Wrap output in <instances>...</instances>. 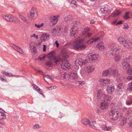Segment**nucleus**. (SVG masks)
Instances as JSON below:
<instances>
[{
  "label": "nucleus",
  "mask_w": 132,
  "mask_h": 132,
  "mask_svg": "<svg viewBox=\"0 0 132 132\" xmlns=\"http://www.w3.org/2000/svg\"><path fill=\"white\" fill-rule=\"evenodd\" d=\"M72 28L70 31L71 36H74L78 32L77 26L79 23V21L75 19H72V16L70 15H68L64 18V20L65 22L68 21V22H71V21Z\"/></svg>",
  "instance_id": "nucleus-1"
},
{
  "label": "nucleus",
  "mask_w": 132,
  "mask_h": 132,
  "mask_svg": "<svg viewBox=\"0 0 132 132\" xmlns=\"http://www.w3.org/2000/svg\"><path fill=\"white\" fill-rule=\"evenodd\" d=\"M104 102L101 103V108L103 109H106L107 108L108 105L112 100L111 97L108 95L105 94L103 95V98Z\"/></svg>",
  "instance_id": "nucleus-2"
},
{
  "label": "nucleus",
  "mask_w": 132,
  "mask_h": 132,
  "mask_svg": "<svg viewBox=\"0 0 132 132\" xmlns=\"http://www.w3.org/2000/svg\"><path fill=\"white\" fill-rule=\"evenodd\" d=\"M118 41L124 46L127 48H132V40H126L121 37H119L118 38Z\"/></svg>",
  "instance_id": "nucleus-3"
},
{
  "label": "nucleus",
  "mask_w": 132,
  "mask_h": 132,
  "mask_svg": "<svg viewBox=\"0 0 132 132\" xmlns=\"http://www.w3.org/2000/svg\"><path fill=\"white\" fill-rule=\"evenodd\" d=\"M114 108V107L113 108ZM115 110H111L112 114L110 116L111 119L115 120H117L119 118H122L124 116V114L121 113L119 112L116 110V109L114 108Z\"/></svg>",
  "instance_id": "nucleus-4"
},
{
  "label": "nucleus",
  "mask_w": 132,
  "mask_h": 132,
  "mask_svg": "<svg viewBox=\"0 0 132 132\" xmlns=\"http://www.w3.org/2000/svg\"><path fill=\"white\" fill-rule=\"evenodd\" d=\"M132 61V58L130 55H126L123 57V60L122 62V65L123 68H126V66L127 68L129 65H130V63Z\"/></svg>",
  "instance_id": "nucleus-5"
},
{
  "label": "nucleus",
  "mask_w": 132,
  "mask_h": 132,
  "mask_svg": "<svg viewBox=\"0 0 132 132\" xmlns=\"http://www.w3.org/2000/svg\"><path fill=\"white\" fill-rule=\"evenodd\" d=\"M110 51L109 52V54L111 55L112 56L114 55V52H119L121 50L120 46H116L115 45L111 44L110 46Z\"/></svg>",
  "instance_id": "nucleus-6"
},
{
  "label": "nucleus",
  "mask_w": 132,
  "mask_h": 132,
  "mask_svg": "<svg viewBox=\"0 0 132 132\" xmlns=\"http://www.w3.org/2000/svg\"><path fill=\"white\" fill-rule=\"evenodd\" d=\"M37 16L38 14L36 10L34 8H32L30 11L29 17L31 19H35L37 18Z\"/></svg>",
  "instance_id": "nucleus-7"
},
{
  "label": "nucleus",
  "mask_w": 132,
  "mask_h": 132,
  "mask_svg": "<svg viewBox=\"0 0 132 132\" xmlns=\"http://www.w3.org/2000/svg\"><path fill=\"white\" fill-rule=\"evenodd\" d=\"M3 18L6 21L9 22H15L18 18L11 15H7L3 16Z\"/></svg>",
  "instance_id": "nucleus-8"
},
{
  "label": "nucleus",
  "mask_w": 132,
  "mask_h": 132,
  "mask_svg": "<svg viewBox=\"0 0 132 132\" xmlns=\"http://www.w3.org/2000/svg\"><path fill=\"white\" fill-rule=\"evenodd\" d=\"M88 62L87 60H86L85 61H83L82 59H80L76 60L75 62V64L77 67H79V66H82Z\"/></svg>",
  "instance_id": "nucleus-9"
},
{
  "label": "nucleus",
  "mask_w": 132,
  "mask_h": 132,
  "mask_svg": "<svg viewBox=\"0 0 132 132\" xmlns=\"http://www.w3.org/2000/svg\"><path fill=\"white\" fill-rule=\"evenodd\" d=\"M84 41L83 39L79 40L76 41L73 45L74 49L77 50L80 48V44Z\"/></svg>",
  "instance_id": "nucleus-10"
},
{
  "label": "nucleus",
  "mask_w": 132,
  "mask_h": 132,
  "mask_svg": "<svg viewBox=\"0 0 132 132\" xmlns=\"http://www.w3.org/2000/svg\"><path fill=\"white\" fill-rule=\"evenodd\" d=\"M104 95H105V94H103L102 90L100 89L98 91L97 94V101H100L103 100Z\"/></svg>",
  "instance_id": "nucleus-11"
},
{
  "label": "nucleus",
  "mask_w": 132,
  "mask_h": 132,
  "mask_svg": "<svg viewBox=\"0 0 132 132\" xmlns=\"http://www.w3.org/2000/svg\"><path fill=\"white\" fill-rule=\"evenodd\" d=\"M58 16H54L51 18L50 21V25L51 26H53L58 21Z\"/></svg>",
  "instance_id": "nucleus-12"
},
{
  "label": "nucleus",
  "mask_w": 132,
  "mask_h": 132,
  "mask_svg": "<svg viewBox=\"0 0 132 132\" xmlns=\"http://www.w3.org/2000/svg\"><path fill=\"white\" fill-rule=\"evenodd\" d=\"M61 66V68L63 69H66V68L69 69L70 68V64L67 60H64Z\"/></svg>",
  "instance_id": "nucleus-13"
},
{
  "label": "nucleus",
  "mask_w": 132,
  "mask_h": 132,
  "mask_svg": "<svg viewBox=\"0 0 132 132\" xmlns=\"http://www.w3.org/2000/svg\"><path fill=\"white\" fill-rule=\"evenodd\" d=\"M69 75L73 79H77L78 78V75L77 71L73 70L71 71L69 73Z\"/></svg>",
  "instance_id": "nucleus-14"
},
{
  "label": "nucleus",
  "mask_w": 132,
  "mask_h": 132,
  "mask_svg": "<svg viewBox=\"0 0 132 132\" xmlns=\"http://www.w3.org/2000/svg\"><path fill=\"white\" fill-rule=\"evenodd\" d=\"M106 90L108 94H112L114 90V86L111 85L108 86Z\"/></svg>",
  "instance_id": "nucleus-15"
},
{
  "label": "nucleus",
  "mask_w": 132,
  "mask_h": 132,
  "mask_svg": "<svg viewBox=\"0 0 132 132\" xmlns=\"http://www.w3.org/2000/svg\"><path fill=\"white\" fill-rule=\"evenodd\" d=\"M60 31V29L58 28H54L53 30L52 34L53 36H59V31Z\"/></svg>",
  "instance_id": "nucleus-16"
},
{
  "label": "nucleus",
  "mask_w": 132,
  "mask_h": 132,
  "mask_svg": "<svg viewBox=\"0 0 132 132\" xmlns=\"http://www.w3.org/2000/svg\"><path fill=\"white\" fill-rule=\"evenodd\" d=\"M88 125L93 129H97L96 126V122L94 120L89 121V123Z\"/></svg>",
  "instance_id": "nucleus-17"
},
{
  "label": "nucleus",
  "mask_w": 132,
  "mask_h": 132,
  "mask_svg": "<svg viewBox=\"0 0 132 132\" xmlns=\"http://www.w3.org/2000/svg\"><path fill=\"white\" fill-rule=\"evenodd\" d=\"M108 69L110 76L112 75H117L118 71L117 70L113 69L112 68H109Z\"/></svg>",
  "instance_id": "nucleus-18"
},
{
  "label": "nucleus",
  "mask_w": 132,
  "mask_h": 132,
  "mask_svg": "<svg viewBox=\"0 0 132 132\" xmlns=\"http://www.w3.org/2000/svg\"><path fill=\"white\" fill-rule=\"evenodd\" d=\"M100 128L102 130L107 131H110L112 128L111 126L107 127L105 125H102Z\"/></svg>",
  "instance_id": "nucleus-19"
},
{
  "label": "nucleus",
  "mask_w": 132,
  "mask_h": 132,
  "mask_svg": "<svg viewBox=\"0 0 132 132\" xmlns=\"http://www.w3.org/2000/svg\"><path fill=\"white\" fill-rule=\"evenodd\" d=\"M98 55L96 54H93L92 55H90L88 56V59L90 61H93L96 60L98 57Z\"/></svg>",
  "instance_id": "nucleus-20"
},
{
  "label": "nucleus",
  "mask_w": 132,
  "mask_h": 132,
  "mask_svg": "<svg viewBox=\"0 0 132 132\" xmlns=\"http://www.w3.org/2000/svg\"><path fill=\"white\" fill-rule=\"evenodd\" d=\"M100 40L99 38H93L90 40H88L87 42L86 43L88 44H90L94 42H98Z\"/></svg>",
  "instance_id": "nucleus-21"
},
{
  "label": "nucleus",
  "mask_w": 132,
  "mask_h": 132,
  "mask_svg": "<svg viewBox=\"0 0 132 132\" xmlns=\"http://www.w3.org/2000/svg\"><path fill=\"white\" fill-rule=\"evenodd\" d=\"M13 48L21 54H23V52L21 48L15 44H13Z\"/></svg>",
  "instance_id": "nucleus-22"
},
{
  "label": "nucleus",
  "mask_w": 132,
  "mask_h": 132,
  "mask_svg": "<svg viewBox=\"0 0 132 132\" xmlns=\"http://www.w3.org/2000/svg\"><path fill=\"white\" fill-rule=\"evenodd\" d=\"M86 71L88 72L93 71L94 69V68L92 66H88L85 68Z\"/></svg>",
  "instance_id": "nucleus-23"
},
{
  "label": "nucleus",
  "mask_w": 132,
  "mask_h": 132,
  "mask_svg": "<svg viewBox=\"0 0 132 132\" xmlns=\"http://www.w3.org/2000/svg\"><path fill=\"white\" fill-rule=\"evenodd\" d=\"M55 52L53 51L51 52L48 54L47 56L48 58L50 59H54V57H55Z\"/></svg>",
  "instance_id": "nucleus-24"
},
{
  "label": "nucleus",
  "mask_w": 132,
  "mask_h": 132,
  "mask_svg": "<svg viewBox=\"0 0 132 132\" xmlns=\"http://www.w3.org/2000/svg\"><path fill=\"white\" fill-rule=\"evenodd\" d=\"M96 47L98 49L101 51H102L104 50V46L102 43H100L97 44L96 46Z\"/></svg>",
  "instance_id": "nucleus-25"
},
{
  "label": "nucleus",
  "mask_w": 132,
  "mask_h": 132,
  "mask_svg": "<svg viewBox=\"0 0 132 132\" xmlns=\"http://www.w3.org/2000/svg\"><path fill=\"white\" fill-rule=\"evenodd\" d=\"M129 123L127 119H126L121 121L120 123V125L121 126H123L125 124L128 125H129Z\"/></svg>",
  "instance_id": "nucleus-26"
},
{
  "label": "nucleus",
  "mask_w": 132,
  "mask_h": 132,
  "mask_svg": "<svg viewBox=\"0 0 132 132\" xmlns=\"http://www.w3.org/2000/svg\"><path fill=\"white\" fill-rule=\"evenodd\" d=\"M100 81L103 85L105 86V85L108 84L110 80L109 79H101L100 80Z\"/></svg>",
  "instance_id": "nucleus-27"
},
{
  "label": "nucleus",
  "mask_w": 132,
  "mask_h": 132,
  "mask_svg": "<svg viewBox=\"0 0 132 132\" xmlns=\"http://www.w3.org/2000/svg\"><path fill=\"white\" fill-rule=\"evenodd\" d=\"M121 13V12L120 10H117L114 12L113 16L114 17H116L120 15Z\"/></svg>",
  "instance_id": "nucleus-28"
},
{
  "label": "nucleus",
  "mask_w": 132,
  "mask_h": 132,
  "mask_svg": "<svg viewBox=\"0 0 132 132\" xmlns=\"http://www.w3.org/2000/svg\"><path fill=\"white\" fill-rule=\"evenodd\" d=\"M19 16L21 19L26 23H28V21L26 18L24 16L21 14L19 15Z\"/></svg>",
  "instance_id": "nucleus-29"
},
{
  "label": "nucleus",
  "mask_w": 132,
  "mask_h": 132,
  "mask_svg": "<svg viewBox=\"0 0 132 132\" xmlns=\"http://www.w3.org/2000/svg\"><path fill=\"white\" fill-rule=\"evenodd\" d=\"M2 73L3 74L7 76H9V77H14V75L13 74L10 73H9L8 72H6V71H3V72Z\"/></svg>",
  "instance_id": "nucleus-30"
},
{
  "label": "nucleus",
  "mask_w": 132,
  "mask_h": 132,
  "mask_svg": "<svg viewBox=\"0 0 132 132\" xmlns=\"http://www.w3.org/2000/svg\"><path fill=\"white\" fill-rule=\"evenodd\" d=\"M128 98V100L126 101V104L127 105H129L132 104V96Z\"/></svg>",
  "instance_id": "nucleus-31"
},
{
  "label": "nucleus",
  "mask_w": 132,
  "mask_h": 132,
  "mask_svg": "<svg viewBox=\"0 0 132 132\" xmlns=\"http://www.w3.org/2000/svg\"><path fill=\"white\" fill-rule=\"evenodd\" d=\"M109 69L103 71L102 72V75L103 76H110L109 73Z\"/></svg>",
  "instance_id": "nucleus-32"
},
{
  "label": "nucleus",
  "mask_w": 132,
  "mask_h": 132,
  "mask_svg": "<svg viewBox=\"0 0 132 132\" xmlns=\"http://www.w3.org/2000/svg\"><path fill=\"white\" fill-rule=\"evenodd\" d=\"M81 121L83 125H86L88 124L89 123V120L86 119H82Z\"/></svg>",
  "instance_id": "nucleus-33"
},
{
  "label": "nucleus",
  "mask_w": 132,
  "mask_h": 132,
  "mask_svg": "<svg viewBox=\"0 0 132 132\" xmlns=\"http://www.w3.org/2000/svg\"><path fill=\"white\" fill-rule=\"evenodd\" d=\"M42 37L44 38L47 40L49 39V34L44 33L42 35Z\"/></svg>",
  "instance_id": "nucleus-34"
},
{
  "label": "nucleus",
  "mask_w": 132,
  "mask_h": 132,
  "mask_svg": "<svg viewBox=\"0 0 132 132\" xmlns=\"http://www.w3.org/2000/svg\"><path fill=\"white\" fill-rule=\"evenodd\" d=\"M6 118V115L4 113L0 112V119L4 120Z\"/></svg>",
  "instance_id": "nucleus-35"
},
{
  "label": "nucleus",
  "mask_w": 132,
  "mask_h": 132,
  "mask_svg": "<svg viewBox=\"0 0 132 132\" xmlns=\"http://www.w3.org/2000/svg\"><path fill=\"white\" fill-rule=\"evenodd\" d=\"M35 87H36V88L34 89L36 90L41 95H43V92L42 90L37 85H35Z\"/></svg>",
  "instance_id": "nucleus-36"
},
{
  "label": "nucleus",
  "mask_w": 132,
  "mask_h": 132,
  "mask_svg": "<svg viewBox=\"0 0 132 132\" xmlns=\"http://www.w3.org/2000/svg\"><path fill=\"white\" fill-rule=\"evenodd\" d=\"M101 10L102 13H106L107 12H111V10L110 9L107 10L106 8H105V7L104 8H102L101 9Z\"/></svg>",
  "instance_id": "nucleus-37"
},
{
  "label": "nucleus",
  "mask_w": 132,
  "mask_h": 132,
  "mask_svg": "<svg viewBox=\"0 0 132 132\" xmlns=\"http://www.w3.org/2000/svg\"><path fill=\"white\" fill-rule=\"evenodd\" d=\"M30 49L31 51L33 53H36L37 52L36 48L35 46H31L30 47Z\"/></svg>",
  "instance_id": "nucleus-38"
},
{
  "label": "nucleus",
  "mask_w": 132,
  "mask_h": 132,
  "mask_svg": "<svg viewBox=\"0 0 132 132\" xmlns=\"http://www.w3.org/2000/svg\"><path fill=\"white\" fill-rule=\"evenodd\" d=\"M54 62L56 64H57L60 61V59L59 57H54L53 59Z\"/></svg>",
  "instance_id": "nucleus-39"
},
{
  "label": "nucleus",
  "mask_w": 132,
  "mask_h": 132,
  "mask_svg": "<svg viewBox=\"0 0 132 132\" xmlns=\"http://www.w3.org/2000/svg\"><path fill=\"white\" fill-rule=\"evenodd\" d=\"M46 55L45 54H43L41 55H40V56H39L38 59H37L38 60H39L40 61L44 60L45 59L46 57Z\"/></svg>",
  "instance_id": "nucleus-40"
},
{
  "label": "nucleus",
  "mask_w": 132,
  "mask_h": 132,
  "mask_svg": "<svg viewBox=\"0 0 132 132\" xmlns=\"http://www.w3.org/2000/svg\"><path fill=\"white\" fill-rule=\"evenodd\" d=\"M129 123V126H131L132 125V117H130L127 119Z\"/></svg>",
  "instance_id": "nucleus-41"
},
{
  "label": "nucleus",
  "mask_w": 132,
  "mask_h": 132,
  "mask_svg": "<svg viewBox=\"0 0 132 132\" xmlns=\"http://www.w3.org/2000/svg\"><path fill=\"white\" fill-rule=\"evenodd\" d=\"M90 29L89 27H85L84 29V31L82 32L83 35H84L86 32H87L90 30Z\"/></svg>",
  "instance_id": "nucleus-42"
},
{
  "label": "nucleus",
  "mask_w": 132,
  "mask_h": 132,
  "mask_svg": "<svg viewBox=\"0 0 132 132\" xmlns=\"http://www.w3.org/2000/svg\"><path fill=\"white\" fill-rule=\"evenodd\" d=\"M104 109H103L101 108L100 105V108H98L97 109L96 112L98 114H100L102 112V110H104Z\"/></svg>",
  "instance_id": "nucleus-43"
},
{
  "label": "nucleus",
  "mask_w": 132,
  "mask_h": 132,
  "mask_svg": "<svg viewBox=\"0 0 132 132\" xmlns=\"http://www.w3.org/2000/svg\"><path fill=\"white\" fill-rule=\"evenodd\" d=\"M72 2L70 3V6L72 7L73 6V5H75L76 6L77 5V3L76 1L74 0H72Z\"/></svg>",
  "instance_id": "nucleus-44"
},
{
  "label": "nucleus",
  "mask_w": 132,
  "mask_h": 132,
  "mask_svg": "<svg viewBox=\"0 0 132 132\" xmlns=\"http://www.w3.org/2000/svg\"><path fill=\"white\" fill-rule=\"evenodd\" d=\"M44 78L45 80V78H47L49 79H50L51 80H52V78L50 76L48 75H44Z\"/></svg>",
  "instance_id": "nucleus-45"
},
{
  "label": "nucleus",
  "mask_w": 132,
  "mask_h": 132,
  "mask_svg": "<svg viewBox=\"0 0 132 132\" xmlns=\"http://www.w3.org/2000/svg\"><path fill=\"white\" fill-rule=\"evenodd\" d=\"M53 64V62L52 61L50 60L47 62L46 63V65L47 66L51 67V65Z\"/></svg>",
  "instance_id": "nucleus-46"
},
{
  "label": "nucleus",
  "mask_w": 132,
  "mask_h": 132,
  "mask_svg": "<svg viewBox=\"0 0 132 132\" xmlns=\"http://www.w3.org/2000/svg\"><path fill=\"white\" fill-rule=\"evenodd\" d=\"M120 56L119 55L116 54L114 57V59L117 62L118 61L120 58Z\"/></svg>",
  "instance_id": "nucleus-47"
},
{
  "label": "nucleus",
  "mask_w": 132,
  "mask_h": 132,
  "mask_svg": "<svg viewBox=\"0 0 132 132\" xmlns=\"http://www.w3.org/2000/svg\"><path fill=\"white\" fill-rule=\"evenodd\" d=\"M129 12H127L126 13L125 15L124 16V18L125 20H127L129 18Z\"/></svg>",
  "instance_id": "nucleus-48"
},
{
  "label": "nucleus",
  "mask_w": 132,
  "mask_h": 132,
  "mask_svg": "<svg viewBox=\"0 0 132 132\" xmlns=\"http://www.w3.org/2000/svg\"><path fill=\"white\" fill-rule=\"evenodd\" d=\"M86 47V46L84 44H81L80 45V48L81 50L84 49H85Z\"/></svg>",
  "instance_id": "nucleus-49"
},
{
  "label": "nucleus",
  "mask_w": 132,
  "mask_h": 132,
  "mask_svg": "<svg viewBox=\"0 0 132 132\" xmlns=\"http://www.w3.org/2000/svg\"><path fill=\"white\" fill-rule=\"evenodd\" d=\"M32 127L33 129H39L40 127L38 125H35L33 126Z\"/></svg>",
  "instance_id": "nucleus-50"
},
{
  "label": "nucleus",
  "mask_w": 132,
  "mask_h": 132,
  "mask_svg": "<svg viewBox=\"0 0 132 132\" xmlns=\"http://www.w3.org/2000/svg\"><path fill=\"white\" fill-rule=\"evenodd\" d=\"M35 26L38 28H39L41 27H43L44 25V23H42L40 24L37 25L36 24H35Z\"/></svg>",
  "instance_id": "nucleus-51"
},
{
  "label": "nucleus",
  "mask_w": 132,
  "mask_h": 132,
  "mask_svg": "<svg viewBox=\"0 0 132 132\" xmlns=\"http://www.w3.org/2000/svg\"><path fill=\"white\" fill-rule=\"evenodd\" d=\"M128 89L129 90H132V81L129 84Z\"/></svg>",
  "instance_id": "nucleus-52"
},
{
  "label": "nucleus",
  "mask_w": 132,
  "mask_h": 132,
  "mask_svg": "<svg viewBox=\"0 0 132 132\" xmlns=\"http://www.w3.org/2000/svg\"><path fill=\"white\" fill-rule=\"evenodd\" d=\"M123 26L125 29H128L129 28V26L127 23H125L123 24Z\"/></svg>",
  "instance_id": "nucleus-53"
},
{
  "label": "nucleus",
  "mask_w": 132,
  "mask_h": 132,
  "mask_svg": "<svg viewBox=\"0 0 132 132\" xmlns=\"http://www.w3.org/2000/svg\"><path fill=\"white\" fill-rule=\"evenodd\" d=\"M70 27L68 25H67L65 27L64 29V31L66 32L69 28Z\"/></svg>",
  "instance_id": "nucleus-54"
},
{
  "label": "nucleus",
  "mask_w": 132,
  "mask_h": 132,
  "mask_svg": "<svg viewBox=\"0 0 132 132\" xmlns=\"http://www.w3.org/2000/svg\"><path fill=\"white\" fill-rule=\"evenodd\" d=\"M85 83V82L84 81H79V85H84Z\"/></svg>",
  "instance_id": "nucleus-55"
},
{
  "label": "nucleus",
  "mask_w": 132,
  "mask_h": 132,
  "mask_svg": "<svg viewBox=\"0 0 132 132\" xmlns=\"http://www.w3.org/2000/svg\"><path fill=\"white\" fill-rule=\"evenodd\" d=\"M40 39L41 40V42H42L43 41H45L46 40H47L46 39H45L44 38H43V37H42V36L41 35L40 37Z\"/></svg>",
  "instance_id": "nucleus-56"
},
{
  "label": "nucleus",
  "mask_w": 132,
  "mask_h": 132,
  "mask_svg": "<svg viewBox=\"0 0 132 132\" xmlns=\"http://www.w3.org/2000/svg\"><path fill=\"white\" fill-rule=\"evenodd\" d=\"M91 35L92 34H91L88 33L85 36V38H89Z\"/></svg>",
  "instance_id": "nucleus-57"
},
{
  "label": "nucleus",
  "mask_w": 132,
  "mask_h": 132,
  "mask_svg": "<svg viewBox=\"0 0 132 132\" xmlns=\"http://www.w3.org/2000/svg\"><path fill=\"white\" fill-rule=\"evenodd\" d=\"M127 79L129 80H132V75L129 76L127 78Z\"/></svg>",
  "instance_id": "nucleus-58"
},
{
  "label": "nucleus",
  "mask_w": 132,
  "mask_h": 132,
  "mask_svg": "<svg viewBox=\"0 0 132 132\" xmlns=\"http://www.w3.org/2000/svg\"><path fill=\"white\" fill-rule=\"evenodd\" d=\"M46 88L48 89L49 90H50L51 89L52 90L54 88V87L53 86H51L49 87H47Z\"/></svg>",
  "instance_id": "nucleus-59"
},
{
  "label": "nucleus",
  "mask_w": 132,
  "mask_h": 132,
  "mask_svg": "<svg viewBox=\"0 0 132 132\" xmlns=\"http://www.w3.org/2000/svg\"><path fill=\"white\" fill-rule=\"evenodd\" d=\"M122 21H119L117 23H116V25H117L118 24H122Z\"/></svg>",
  "instance_id": "nucleus-60"
},
{
  "label": "nucleus",
  "mask_w": 132,
  "mask_h": 132,
  "mask_svg": "<svg viewBox=\"0 0 132 132\" xmlns=\"http://www.w3.org/2000/svg\"><path fill=\"white\" fill-rule=\"evenodd\" d=\"M55 43L56 44V47H59V44L58 43L57 41L56 40L55 41Z\"/></svg>",
  "instance_id": "nucleus-61"
},
{
  "label": "nucleus",
  "mask_w": 132,
  "mask_h": 132,
  "mask_svg": "<svg viewBox=\"0 0 132 132\" xmlns=\"http://www.w3.org/2000/svg\"><path fill=\"white\" fill-rule=\"evenodd\" d=\"M43 51L44 52H45L46 51V46L45 45H43Z\"/></svg>",
  "instance_id": "nucleus-62"
},
{
  "label": "nucleus",
  "mask_w": 132,
  "mask_h": 132,
  "mask_svg": "<svg viewBox=\"0 0 132 132\" xmlns=\"http://www.w3.org/2000/svg\"><path fill=\"white\" fill-rule=\"evenodd\" d=\"M116 105V104L113 103H112L110 104V106L111 107H113L114 106Z\"/></svg>",
  "instance_id": "nucleus-63"
},
{
  "label": "nucleus",
  "mask_w": 132,
  "mask_h": 132,
  "mask_svg": "<svg viewBox=\"0 0 132 132\" xmlns=\"http://www.w3.org/2000/svg\"><path fill=\"white\" fill-rule=\"evenodd\" d=\"M95 22V21H94V20H92L90 21V23L91 24H94Z\"/></svg>",
  "instance_id": "nucleus-64"
}]
</instances>
